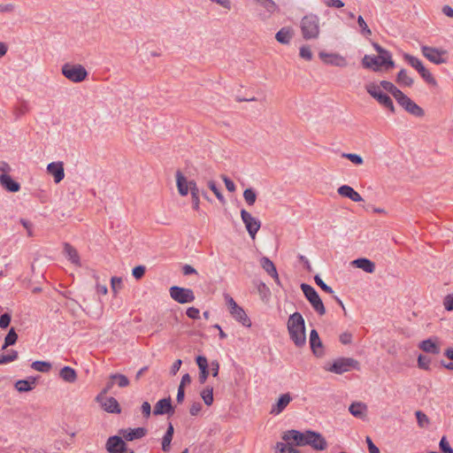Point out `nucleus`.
Segmentation results:
<instances>
[{"label": "nucleus", "mask_w": 453, "mask_h": 453, "mask_svg": "<svg viewBox=\"0 0 453 453\" xmlns=\"http://www.w3.org/2000/svg\"><path fill=\"white\" fill-rule=\"evenodd\" d=\"M175 180L178 193L181 196H186L191 189L190 183H196L195 180H188L180 170H177L175 173Z\"/></svg>", "instance_id": "nucleus-16"}, {"label": "nucleus", "mask_w": 453, "mask_h": 453, "mask_svg": "<svg viewBox=\"0 0 453 453\" xmlns=\"http://www.w3.org/2000/svg\"><path fill=\"white\" fill-rule=\"evenodd\" d=\"M378 85L380 86V88L389 92L395 97V99L403 92L388 81H381Z\"/></svg>", "instance_id": "nucleus-36"}, {"label": "nucleus", "mask_w": 453, "mask_h": 453, "mask_svg": "<svg viewBox=\"0 0 453 453\" xmlns=\"http://www.w3.org/2000/svg\"><path fill=\"white\" fill-rule=\"evenodd\" d=\"M241 217L245 224L246 229L250 237L254 240L257 233L260 228V221L254 218L250 212L245 210L241 211Z\"/></svg>", "instance_id": "nucleus-13"}, {"label": "nucleus", "mask_w": 453, "mask_h": 453, "mask_svg": "<svg viewBox=\"0 0 453 453\" xmlns=\"http://www.w3.org/2000/svg\"><path fill=\"white\" fill-rule=\"evenodd\" d=\"M260 264L262 268L274 279L275 282L280 285V278L276 270L274 264L266 257H263L260 260Z\"/></svg>", "instance_id": "nucleus-26"}, {"label": "nucleus", "mask_w": 453, "mask_h": 453, "mask_svg": "<svg viewBox=\"0 0 453 453\" xmlns=\"http://www.w3.org/2000/svg\"><path fill=\"white\" fill-rule=\"evenodd\" d=\"M111 378L112 380H115V383H117V385L119 388H126V387H127L129 385V380L124 374H121V373H112V374H111Z\"/></svg>", "instance_id": "nucleus-42"}, {"label": "nucleus", "mask_w": 453, "mask_h": 453, "mask_svg": "<svg viewBox=\"0 0 453 453\" xmlns=\"http://www.w3.org/2000/svg\"><path fill=\"white\" fill-rule=\"evenodd\" d=\"M256 2L261 4L270 12H274L276 9V4L273 0H256Z\"/></svg>", "instance_id": "nucleus-54"}, {"label": "nucleus", "mask_w": 453, "mask_h": 453, "mask_svg": "<svg viewBox=\"0 0 453 453\" xmlns=\"http://www.w3.org/2000/svg\"><path fill=\"white\" fill-rule=\"evenodd\" d=\"M300 28L303 39L311 40L319 38L320 33L319 18L313 13L305 15L301 19Z\"/></svg>", "instance_id": "nucleus-4"}, {"label": "nucleus", "mask_w": 453, "mask_h": 453, "mask_svg": "<svg viewBox=\"0 0 453 453\" xmlns=\"http://www.w3.org/2000/svg\"><path fill=\"white\" fill-rule=\"evenodd\" d=\"M352 416L360 419H365L368 412V406L363 402H354L349 407Z\"/></svg>", "instance_id": "nucleus-18"}, {"label": "nucleus", "mask_w": 453, "mask_h": 453, "mask_svg": "<svg viewBox=\"0 0 453 453\" xmlns=\"http://www.w3.org/2000/svg\"><path fill=\"white\" fill-rule=\"evenodd\" d=\"M301 289L303 290L305 297L311 304L312 308L320 315L323 316L326 314V308L324 306V303L319 297L317 291L314 289L313 287L306 284L302 283L301 284Z\"/></svg>", "instance_id": "nucleus-7"}, {"label": "nucleus", "mask_w": 453, "mask_h": 453, "mask_svg": "<svg viewBox=\"0 0 453 453\" xmlns=\"http://www.w3.org/2000/svg\"><path fill=\"white\" fill-rule=\"evenodd\" d=\"M196 364L199 368V376H198L199 382L201 384H204L209 376L208 360L203 356H198L196 357Z\"/></svg>", "instance_id": "nucleus-23"}, {"label": "nucleus", "mask_w": 453, "mask_h": 453, "mask_svg": "<svg viewBox=\"0 0 453 453\" xmlns=\"http://www.w3.org/2000/svg\"><path fill=\"white\" fill-rule=\"evenodd\" d=\"M2 359L4 364L11 363L14 360H16L19 357L18 351L14 349H11L8 354L2 355Z\"/></svg>", "instance_id": "nucleus-53"}, {"label": "nucleus", "mask_w": 453, "mask_h": 453, "mask_svg": "<svg viewBox=\"0 0 453 453\" xmlns=\"http://www.w3.org/2000/svg\"><path fill=\"white\" fill-rule=\"evenodd\" d=\"M405 60L414 67L422 76V78L428 83L433 86H436L437 82L433 74L423 65L421 61L414 56L410 54L404 55Z\"/></svg>", "instance_id": "nucleus-10"}, {"label": "nucleus", "mask_w": 453, "mask_h": 453, "mask_svg": "<svg viewBox=\"0 0 453 453\" xmlns=\"http://www.w3.org/2000/svg\"><path fill=\"white\" fill-rule=\"evenodd\" d=\"M123 437L111 436L106 442V449L110 453H134V450L128 449L126 442L123 441Z\"/></svg>", "instance_id": "nucleus-12"}, {"label": "nucleus", "mask_w": 453, "mask_h": 453, "mask_svg": "<svg viewBox=\"0 0 453 453\" xmlns=\"http://www.w3.org/2000/svg\"><path fill=\"white\" fill-rule=\"evenodd\" d=\"M395 100L398 104L411 115L418 118H421L425 115L424 110L403 92H402Z\"/></svg>", "instance_id": "nucleus-9"}, {"label": "nucleus", "mask_w": 453, "mask_h": 453, "mask_svg": "<svg viewBox=\"0 0 453 453\" xmlns=\"http://www.w3.org/2000/svg\"><path fill=\"white\" fill-rule=\"evenodd\" d=\"M372 47L378 53L377 56L365 55L362 58V65L366 69H371L374 72L384 70H390L395 66V62L392 58V54L386 49L382 48L377 42L372 43Z\"/></svg>", "instance_id": "nucleus-2"}, {"label": "nucleus", "mask_w": 453, "mask_h": 453, "mask_svg": "<svg viewBox=\"0 0 453 453\" xmlns=\"http://www.w3.org/2000/svg\"><path fill=\"white\" fill-rule=\"evenodd\" d=\"M365 90L373 99L388 109L392 113L395 111L392 99L389 96L382 92L380 85L375 82H370L365 85Z\"/></svg>", "instance_id": "nucleus-5"}, {"label": "nucleus", "mask_w": 453, "mask_h": 453, "mask_svg": "<svg viewBox=\"0 0 453 453\" xmlns=\"http://www.w3.org/2000/svg\"><path fill=\"white\" fill-rule=\"evenodd\" d=\"M0 185L9 192H18L20 189L19 183L5 173L0 175Z\"/></svg>", "instance_id": "nucleus-24"}, {"label": "nucleus", "mask_w": 453, "mask_h": 453, "mask_svg": "<svg viewBox=\"0 0 453 453\" xmlns=\"http://www.w3.org/2000/svg\"><path fill=\"white\" fill-rule=\"evenodd\" d=\"M282 440L288 442L292 441L297 447L310 446L317 451H323L328 446L326 438L320 433L311 430H288L282 434Z\"/></svg>", "instance_id": "nucleus-1"}, {"label": "nucleus", "mask_w": 453, "mask_h": 453, "mask_svg": "<svg viewBox=\"0 0 453 453\" xmlns=\"http://www.w3.org/2000/svg\"><path fill=\"white\" fill-rule=\"evenodd\" d=\"M396 83L401 87H411L414 83L413 79L408 75L405 69H401L396 75Z\"/></svg>", "instance_id": "nucleus-35"}, {"label": "nucleus", "mask_w": 453, "mask_h": 453, "mask_svg": "<svg viewBox=\"0 0 453 453\" xmlns=\"http://www.w3.org/2000/svg\"><path fill=\"white\" fill-rule=\"evenodd\" d=\"M418 348L426 353L437 355L440 353V346L436 339H426L419 342Z\"/></svg>", "instance_id": "nucleus-28"}, {"label": "nucleus", "mask_w": 453, "mask_h": 453, "mask_svg": "<svg viewBox=\"0 0 453 453\" xmlns=\"http://www.w3.org/2000/svg\"><path fill=\"white\" fill-rule=\"evenodd\" d=\"M209 188L214 193L216 197L222 203H225V198L221 193V191L217 188V185L214 180L208 181Z\"/></svg>", "instance_id": "nucleus-47"}, {"label": "nucleus", "mask_w": 453, "mask_h": 453, "mask_svg": "<svg viewBox=\"0 0 453 453\" xmlns=\"http://www.w3.org/2000/svg\"><path fill=\"white\" fill-rule=\"evenodd\" d=\"M352 264L368 273H372L375 271V264L368 258H357Z\"/></svg>", "instance_id": "nucleus-31"}, {"label": "nucleus", "mask_w": 453, "mask_h": 453, "mask_svg": "<svg viewBox=\"0 0 453 453\" xmlns=\"http://www.w3.org/2000/svg\"><path fill=\"white\" fill-rule=\"evenodd\" d=\"M366 442L369 449V453H380L379 448L372 442V439L367 436Z\"/></svg>", "instance_id": "nucleus-64"}, {"label": "nucleus", "mask_w": 453, "mask_h": 453, "mask_svg": "<svg viewBox=\"0 0 453 453\" xmlns=\"http://www.w3.org/2000/svg\"><path fill=\"white\" fill-rule=\"evenodd\" d=\"M243 197L249 205H253L257 199V195L252 188H246L243 192Z\"/></svg>", "instance_id": "nucleus-45"}, {"label": "nucleus", "mask_w": 453, "mask_h": 453, "mask_svg": "<svg viewBox=\"0 0 453 453\" xmlns=\"http://www.w3.org/2000/svg\"><path fill=\"white\" fill-rule=\"evenodd\" d=\"M358 365V362L354 358L340 357L334 360L331 365L326 367V370L336 374H342L351 368H357Z\"/></svg>", "instance_id": "nucleus-8"}, {"label": "nucleus", "mask_w": 453, "mask_h": 453, "mask_svg": "<svg viewBox=\"0 0 453 453\" xmlns=\"http://www.w3.org/2000/svg\"><path fill=\"white\" fill-rule=\"evenodd\" d=\"M342 157L349 159L350 162H352L355 165H362L364 163V160L361 156L354 153H343L342 155Z\"/></svg>", "instance_id": "nucleus-50"}, {"label": "nucleus", "mask_w": 453, "mask_h": 453, "mask_svg": "<svg viewBox=\"0 0 453 453\" xmlns=\"http://www.w3.org/2000/svg\"><path fill=\"white\" fill-rule=\"evenodd\" d=\"M431 359L426 356L419 355L418 357V366L423 370L430 369Z\"/></svg>", "instance_id": "nucleus-49"}, {"label": "nucleus", "mask_w": 453, "mask_h": 453, "mask_svg": "<svg viewBox=\"0 0 453 453\" xmlns=\"http://www.w3.org/2000/svg\"><path fill=\"white\" fill-rule=\"evenodd\" d=\"M147 430L143 427L128 428L119 430V434L127 441L141 439L146 434Z\"/></svg>", "instance_id": "nucleus-21"}, {"label": "nucleus", "mask_w": 453, "mask_h": 453, "mask_svg": "<svg viewBox=\"0 0 453 453\" xmlns=\"http://www.w3.org/2000/svg\"><path fill=\"white\" fill-rule=\"evenodd\" d=\"M257 288L262 300H265L270 296V289L264 282L259 281L257 285Z\"/></svg>", "instance_id": "nucleus-46"}, {"label": "nucleus", "mask_w": 453, "mask_h": 453, "mask_svg": "<svg viewBox=\"0 0 453 453\" xmlns=\"http://www.w3.org/2000/svg\"><path fill=\"white\" fill-rule=\"evenodd\" d=\"M443 306L447 311H453V294H449L444 297Z\"/></svg>", "instance_id": "nucleus-59"}, {"label": "nucleus", "mask_w": 453, "mask_h": 453, "mask_svg": "<svg viewBox=\"0 0 453 453\" xmlns=\"http://www.w3.org/2000/svg\"><path fill=\"white\" fill-rule=\"evenodd\" d=\"M418 425L421 428L427 427L430 425V420L428 417L421 411H417L415 412Z\"/></svg>", "instance_id": "nucleus-43"}, {"label": "nucleus", "mask_w": 453, "mask_h": 453, "mask_svg": "<svg viewBox=\"0 0 453 453\" xmlns=\"http://www.w3.org/2000/svg\"><path fill=\"white\" fill-rule=\"evenodd\" d=\"M17 340H18V334L15 332V329L11 328L4 338V343L2 346V349L4 350V349H7L9 346L15 344Z\"/></svg>", "instance_id": "nucleus-39"}, {"label": "nucleus", "mask_w": 453, "mask_h": 453, "mask_svg": "<svg viewBox=\"0 0 453 453\" xmlns=\"http://www.w3.org/2000/svg\"><path fill=\"white\" fill-rule=\"evenodd\" d=\"M174 409L171 403V398H163L159 400L154 406L153 413L154 415H163V414H173Z\"/></svg>", "instance_id": "nucleus-17"}, {"label": "nucleus", "mask_w": 453, "mask_h": 453, "mask_svg": "<svg viewBox=\"0 0 453 453\" xmlns=\"http://www.w3.org/2000/svg\"><path fill=\"white\" fill-rule=\"evenodd\" d=\"M357 24L361 29L362 35H364L365 36H370L372 35L371 29L368 27L366 22L365 21L362 16H358Z\"/></svg>", "instance_id": "nucleus-48"}, {"label": "nucleus", "mask_w": 453, "mask_h": 453, "mask_svg": "<svg viewBox=\"0 0 453 453\" xmlns=\"http://www.w3.org/2000/svg\"><path fill=\"white\" fill-rule=\"evenodd\" d=\"M291 401L292 397L289 393L281 395L279 397L277 403L272 407L270 413L273 415H279L284 411V409L289 404Z\"/></svg>", "instance_id": "nucleus-22"}, {"label": "nucleus", "mask_w": 453, "mask_h": 453, "mask_svg": "<svg viewBox=\"0 0 453 453\" xmlns=\"http://www.w3.org/2000/svg\"><path fill=\"white\" fill-rule=\"evenodd\" d=\"M101 403L102 408L109 412V413H120L121 409L118 403V401L114 397H108L104 398L103 396L102 402H99Z\"/></svg>", "instance_id": "nucleus-27"}, {"label": "nucleus", "mask_w": 453, "mask_h": 453, "mask_svg": "<svg viewBox=\"0 0 453 453\" xmlns=\"http://www.w3.org/2000/svg\"><path fill=\"white\" fill-rule=\"evenodd\" d=\"M190 185H192L189 192L191 194L193 208L194 210L197 211L199 209L200 204L199 189L196 183H190Z\"/></svg>", "instance_id": "nucleus-40"}, {"label": "nucleus", "mask_w": 453, "mask_h": 453, "mask_svg": "<svg viewBox=\"0 0 453 453\" xmlns=\"http://www.w3.org/2000/svg\"><path fill=\"white\" fill-rule=\"evenodd\" d=\"M60 378L65 382L73 383L77 380L75 370L70 366L63 367L59 372Z\"/></svg>", "instance_id": "nucleus-34"}, {"label": "nucleus", "mask_w": 453, "mask_h": 453, "mask_svg": "<svg viewBox=\"0 0 453 453\" xmlns=\"http://www.w3.org/2000/svg\"><path fill=\"white\" fill-rule=\"evenodd\" d=\"M11 315L8 313H4L0 317V327L6 328L11 323Z\"/></svg>", "instance_id": "nucleus-61"}, {"label": "nucleus", "mask_w": 453, "mask_h": 453, "mask_svg": "<svg viewBox=\"0 0 453 453\" xmlns=\"http://www.w3.org/2000/svg\"><path fill=\"white\" fill-rule=\"evenodd\" d=\"M319 56L325 64L338 67H346L348 65L346 58L338 53H326L320 51Z\"/></svg>", "instance_id": "nucleus-15"}, {"label": "nucleus", "mask_w": 453, "mask_h": 453, "mask_svg": "<svg viewBox=\"0 0 453 453\" xmlns=\"http://www.w3.org/2000/svg\"><path fill=\"white\" fill-rule=\"evenodd\" d=\"M310 345L312 352L317 357H322L324 355L323 344L319 336L317 330L312 329L310 334Z\"/></svg>", "instance_id": "nucleus-20"}, {"label": "nucleus", "mask_w": 453, "mask_h": 453, "mask_svg": "<svg viewBox=\"0 0 453 453\" xmlns=\"http://www.w3.org/2000/svg\"><path fill=\"white\" fill-rule=\"evenodd\" d=\"M293 37V30L290 27H282L276 35L275 39L282 44H288Z\"/></svg>", "instance_id": "nucleus-33"}, {"label": "nucleus", "mask_w": 453, "mask_h": 453, "mask_svg": "<svg viewBox=\"0 0 453 453\" xmlns=\"http://www.w3.org/2000/svg\"><path fill=\"white\" fill-rule=\"evenodd\" d=\"M337 193L341 196H342V197L349 198L353 202H361V201H363V198L359 195V193L355 191L353 189V188H351L349 185H342V186L339 187L338 189H337Z\"/></svg>", "instance_id": "nucleus-25"}, {"label": "nucleus", "mask_w": 453, "mask_h": 453, "mask_svg": "<svg viewBox=\"0 0 453 453\" xmlns=\"http://www.w3.org/2000/svg\"><path fill=\"white\" fill-rule=\"evenodd\" d=\"M231 316L238 322H240L242 326L250 327L251 326V321L248 315L246 314L245 311L240 306L238 309H235L234 311H232L230 312Z\"/></svg>", "instance_id": "nucleus-30"}, {"label": "nucleus", "mask_w": 453, "mask_h": 453, "mask_svg": "<svg viewBox=\"0 0 453 453\" xmlns=\"http://www.w3.org/2000/svg\"><path fill=\"white\" fill-rule=\"evenodd\" d=\"M199 310L197 308H195V307H189L188 310H187V316L190 319H199Z\"/></svg>", "instance_id": "nucleus-63"}, {"label": "nucleus", "mask_w": 453, "mask_h": 453, "mask_svg": "<svg viewBox=\"0 0 453 453\" xmlns=\"http://www.w3.org/2000/svg\"><path fill=\"white\" fill-rule=\"evenodd\" d=\"M31 367L41 372H48L51 369V364L45 361H35L32 363Z\"/></svg>", "instance_id": "nucleus-41"}, {"label": "nucleus", "mask_w": 453, "mask_h": 453, "mask_svg": "<svg viewBox=\"0 0 453 453\" xmlns=\"http://www.w3.org/2000/svg\"><path fill=\"white\" fill-rule=\"evenodd\" d=\"M121 283H122L121 278L114 276L111 279V290L114 295L117 294L118 288L121 287Z\"/></svg>", "instance_id": "nucleus-58"}, {"label": "nucleus", "mask_w": 453, "mask_h": 453, "mask_svg": "<svg viewBox=\"0 0 453 453\" xmlns=\"http://www.w3.org/2000/svg\"><path fill=\"white\" fill-rule=\"evenodd\" d=\"M115 380H112L110 375L108 382L106 383L105 387L101 391V393L96 397V401L102 402L103 396H104L113 388Z\"/></svg>", "instance_id": "nucleus-44"}, {"label": "nucleus", "mask_w": 453, "mask_h": 453, "mask_svg": "<svg viewBox=\"0 0 453 453\" xmlns=\"http://www.w3.org/2000/svg\"><path fill=\"white\" fill-rule=\"evenodd\" d=\"M144 273L145 266L143 265H137L132 271V274L136 280H140L141 278H142Z\"/></svg>", "instance_id": "nucleus-57"}, {"label": "nucleus", "mask_w": 453, "mask_h": 453, "mask_svg": "<svg viewBox=\"0 0 453 453\" xmlns=\"http://www.w3.org/2000/svg\"><path fill=\"white\" fill-rule=\"evenodd\" d=\"M314 280H315L316 284L319 287H320L326 293H328V294L334 293V290L332 289V288L327 286L319 275H316L314 277Z\"/></svg>", "instance_id": "nucleus-55"}, {"label": "nucleus", "mask_w": 453, "mask_h": 453, "mask_svg": "<svg viewBox=\"0 0 453 453\" xmlns=\"http://www.w3.org/2000/svg\"><path fill=\"white\" fill-rule=\"evenodd\" d=\"M95 280H96V293L97 294H102V295H106L107 292H108V288H107V286L105 284H102L100 283L99 281V277L95 275L94 276Z\"/></svg>", "instance_id": "nucleus-56"}, {"label": "nucleus", "mask_w": 453, "mask_h": 453, "mask_svg": "<svg viewBox=\"0 0 453 453\" xmlns=\"http://www.w3.org/2000/svg\"><path fill=\"white\" fill-rule=\"evenodd\" d=\"M201 409H202V405L199 402H195L191 404L190 408H189V413L192 415V416H196L199 414V412L201 411Z\"/></svg>", "instance_id": "nucleus-62"}, {"label": "nucleus", "mask_w": 453, "mask_h": 453, "mask_svg": "<svg viewBox=\"0 0 453 453\" xmlns=\"http://www.w3.org/2000/svg\"><path fill=\"white\" fill-rule=\"evenodd\" d=\"M423 55L431 62L440 65L446 63V58L443 57L447 52L443 50H439L433 47L423 46Z\"/></svg>", "instance_id": "nucleus-14"}, {"label": "nucleus", "mask_w": 453, "mask_h": 453, "mask_svg": "<svg viewBox=\"0 0 453 453\" xmlns=\"http://www.w3.org/2000/svg\"><path fill=\"white\" fill-rule=\"evenodd\" d=\"M173 437L168 435H164L162 439V449L165 452H168L171 449V442H172Z\"/></svg>", "instance_id": "nucleus-60"}, {"label": "nucleus", "mask_w": 453, "mask_h": 453, "mask_svg": "<svg viewBox=\"0 0 453 453\" xmlns=\"http://www.w3.org/2000/svg\"><path fill=\"white\" fill-rule=\"evenodd\" d=\"M170 296L179 303H191L195 300V295L190 288L177 286L170 288Z\"/></svg>", "instance_id": "nucleus-11"}, {"label": "nucleus", "mask_w": 453, "mask_h": 453, "mask_svg": "<svg viewBox=\"0 0 453 453\" xmlns=\"http://www.w3.org/2000/svg\"><path fill=\"white\" fill-rule=\"evenodd\" d=\"M64 254L68 258V260L71 261V263L73 264L74 265H81L80 256L77 250L67 242L64 244Z\"/></svg>", "instance_id": "nucleus-29"}, {"label": "nucleus", "mask_w": 453, "mask_h": 453, "mask_svg": "<svg viewBox=\"0 0 453 453\" xmlns=\"http://www.w3.org/2000/svg\"><path fill=\"white\" fill-rule=\"evenodd\" d=\"M48 173L54 177L56 183L60 182L65 177L63 162H52L47 166Z\"/></svg>", "instance_id": "nucleus-19"}, {"label": "nucleus", "mask_w": 453, "mask_h": 453, "mask_svg": "<svg viewBox=\"0 0 453 453\" xmlns=\"http://www.w3.org/2000/svg\"><path fill=\"white\" fill-rule=\"evenodd\" d=\"M439 447L443 453H453V449L445 436L441 439Z\"/></svg>", "instance_id": "nucleus-52"}, {"label": "nucleus", "mask_w": 453, "mask_h": 453, "mask_svg": "<svg viewBox=\"0 0 453 453\" xmlns=\"http://www.w3.org/2000/svg\"><path fill=\"white\" fill-rule=\"evenodd\" d=\"M288 331L295 345L301 348L306 343L304 319L300 312H294L288 319Z\"/></svg>", "instance_id": "nucleus-3"}, {"label": "nucleus", "mask_w": 453, "mask_h": 453, "mask_svg": "<svg viewBox=\"0 0 453 453\" xmlns=\"http://www.w3.org/2000/svg\"><path fill=\"white\" fill-rule=\"evenodd\" d=\"M200 395L203 401V403L207 406H211L213 403V388L212 387L207 386L204 389L202 390Z\"/></svg>", "instance_id": "nucleus-38"}, {"label": "nucleus", "mask_w": 453, "mask_h": 453, "mask_svg": "<svg viewBox=\"0 0 453 453\" xmlns=\"http://www.w3.org/2000/svg\"><path fill=\"white\" fill-rule=\"evenodd\" d=\"M62 74L69 81L78 83L88 77V72L85 67L80 64L66 63L62 66Z\"/></svg>", "instance_id": "nucleus-6"}, {"label": "nucleus", "mask_w": 453, "mask_h": 453, "mask_svg": "<svg viewBox=\"0 0 453 453\" xmlns=\"http://www.w3.org/2000/svg\"><path fill=\"white\" fill-rule=\"evenodd\" d=\"M36 381L35 378H29L28 380H19L15 383V388L20 392H28L35 387Z\"/></svg>", "instance_id": "nucleus-32"}, {"label": "nucleus", "mask_w": 453, "mask_h": 453, "mask_svg": "<svg viewBox=\"0 0 453 453\" xmlns=\"http://www.w3.org/2000/svg\"><path fill=\"white\" fill-rule=\"evenodd\" d=\"M300 57L307 61L312 59V52L308 45H303L300 48Z\"/></svg>", "instance_id": "nucleus-51"}, {"label": "nucleus", "mask_w": 453, "mask_h": 453, "mask_svg": "<svg viewBox=\"0 0 453 453\" xmlns=\"http://www.w3.org/2000/svg\"><path fill=\"white\" fill-rule=\"evenodd\" d=\"M275 453H301L289 443L277 442L275 445Z\"/></svg>", "instance_id": "nucleus-37"}]
</instances>
